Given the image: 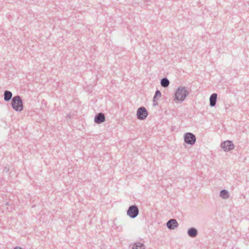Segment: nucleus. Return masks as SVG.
Returning <instances> with one entry per match:
<instances>
[{
	"label": "nucleus",
	"instance_id": "1",
	"mask_svg": "<svg viewBox=\"0 0 249 249\" xmlns=\"http://www.w3.org/2000/svg\"><path fill=\"white\" fill-rule=\"evenodd\" d=\"M188 94L189 92L185 87H179L177 89L174 94V100L176 102H182L184 101Z\"/></svg>",
	"mask_w": 249,
	"mask_h": 249
},
{
	"label": "nucleus",
	"instance_id": "2",
	"mask_svg": "<svg viewBox=\"0 0 249 249\" xmlns=\"http://www.w3.org/2000/svg\"><path fill=\"white\" fill-rule=\"evenodd\" d=\"M12 108L16 111H21L23 110V105L21 97L19 95L15 96L11 101Z\"/></svg>",
	"mask_w": 249,
	"mask_h": 249
},
{
	"label": "nucleus",
	"instance_id": "3",
	"mask_svg": "<svg viewBox=\"0 0 249 249\" xmlns=\"http://www.w3.org/2000/svg\"><path fill=\"white\" fill-rule=\"evenodd\" d=\"M184 140L186 143L193 145L196 142V137L194 134L187 132L184 135Z\"/></svg>",
	"mask_w": 249,
	"mask_h": 249
},
{
	"label": "nucleus",
	"instance_id": "4",
	"mask_svg": "<svg viewBox=\"0 0 249 249\" xmlns=\"http://www.w3.org/2000/svg\"><path fill=\"white\" fill-rule=\"evenodd\" d=\"M139 209L136 205L129 206L127 211V214L131 218L136 217L139 214Z\"/></svg>",
	"mask_w": 249,
	"mask_h": 249
},
{
	"label": "nucleus",
	"instance_id": "5",
	"mask_svg": "<svg viewBox=\"0 0 249 249\" xmlns=\"http://www.w3.org/2000/svg\"><path fill=\"white\" fill-rule=\"evenodd\" d=\"M148 114L146 109L143 107H139L137 111V118L140 120L145 119L147 117Z\"/></svg>",
	"mask_w": 249,
	"mask_h": 249
},
{
	"label": "nucleus",
	"instance_id": "6",
	"mask_svg": "<svg viewBox=\"0 0 249 249\" xmlns=\"http://www.w3.org/2000/svg\"><path fill=\"white\" fill-rule=\"evenodd\" d=\"M221 147L224 151H229L234 148V145L232 141H226L221 143Z\"/></svg>",
	"mask_w": 249,
	"mask_h": 249
},
{
	"label": "nucleus",
	"instance_id": "7",
	"mask_svg": "<svg viewBox=\"0 0 249 249\" xmlns=\"http://www.w3.org/2000/svg\"><path fill=\"white\" fill-rule=\"evenodd\" d=\"M94 122L96 124H101L106 121L105 114L102 112L96 114L94 117Z\"/></svg>",
	"mask_w": 249,
	"mask_h": 249
},
{
	"label": "nucleus",
	"instance_id": "8",
	"mask_svg": "<svg viewBox=\"0 0 249 249\" xmlns=\"http://www.w3.org/2000/svg\"><path fill=\"white\" fill-rule=\"evenodd\" d=\"M178 225V222L175 219H171L166 223V226L170 230L175 229Z\"/></svg>",
	"mask_w": 249,
	"mask_h": 249
},
{
	"label": "nucleus",
	"instance_id": "9",
	"mask_svg": "<svg viewBox=\"0 0 249 249\" xmlns=\"http://www.w3.org/2000/svg\"><path fill=\"white\" fill-rule=\"evenodd\" d=\"M187 234L190 237L194 238L197 235L198 231L194 227H192L188 230Z\"/></svg>",
	"mask_w": 249,
	"mask_h": 249
},
{
	"label": "nucleus",
	"instance_id": "10",
	"mask_svg": "<svg viewBox=\"0 0 249 249\" xmlns=\"http://www.w3.org/2000/svg\"><path fill=\"white\" fill-rule=\"evenodd\" d=\"M217 95L216 93H213L210 97V106L211 107H215L217 101Z\"/></svg>",
	"mask_w": 249,
	"mask_h": 249
},
{
	"label": "nucleus",
	"instance_id": "11",
	"mask_svg": "<svg viewBox=\"0 0 249 249\" xmlns=\"http://www.w3.org/2000/svg\"><path fill=\"white\" fill-rule=\"evenodd\" d=\"M13 94L11 91L6 90L4 92V100L5 102L9 101L12 99Z\"/></svg>",
	"mask_w": 249,
	"mask_h": 249
},
{
	"label": "nucleus",
	"instance_id": "12",
	"mask_svg": "<svg viewBox=\"0 0 249 249\" xmlns=\"http://www.w3.org/2000/svg\"><path fill=\"white\" fill-rule=\"evenodd\" d=\"M220 196L223 199L229 198L230 197L229 192L225 189L221 190L220 193Z\"/></svg>",
	"mask_w": 249,
	"mask_h": 249
},
{
	"label": "nucleus",
	"instance_id": "13",
	"mask_svg": "<svg viewBox=\"0 0 249 249\" xmlns=\"http://www.w3.org/2000/svg\"><path fill=\"white\" fill-rule=\"evenodd\" d=\"M169 80L166 77H164L160 80L161 86L163 88L168 87L169 85Z\"/></svg>",
	"mask_w": 249,
	"mask_h": 249
},
{
	"label": "nucleus",
	"instance_id": "14",
	"mask_svg": "<svg viewBox=\"0 0 249 249\" xmlns=\"http://www.w3.org/2000/svg\"><path fill=\"white\" fill-rule=\"evenodd\" d=\"M132 249H145V245L142 243L137 242L133 245Z\"/></svg>",
	"mask_w": 249,
	"mask_h": 249
},
{
	"label": "nucleus",
	"instance_id": "15",
	"mask_svg": "<svg viewBox=\"0 0 249 249\" xmlns=\"http://www.w3.org/2000/svg\"><path fill=\"white\" fill-rule=\"evenodd\" d=\"M161 92L159 90H157L153 97V102H155L161 97Z\"/></svg>",
	"mask_w": 249,
	"mask_h": 249
},
{
	"label": "nucleus",
	"instance_id": "16",
	"mask_svg": "<svg viewBox=\"0 0 249 249\" xmlns=\"http://www.w3.org/2000/svg\"><path fill=\"white\" fill-rule=\"evenodd\" d=\"M9 171V168H7V167H5L4 169H3V172H8Z\"/></svg>",
	"mask_w": 249,
	"mask_h": 249
},
{
	"label": "nucleus",
	"instance_id": "17",
	"mask_svg": "<svg viewBox=\"0 0 249 249\" xmlns=\"http://www.w3.org/2000/svg\"><path fill=\"white\" fill-rule=\"evenodd\" d=\"M157 104H158V103H157V101L156 102H153V106H156Z\"/></svg>",
	"mask_w": 249,
	"mask_h": 249
},
{
	"label": "nucleus",
	"instance_id": "18",
	"mask_svg": "<svg viewBox=\"0 0 249 249\" xmlns=\"http://www.w3.org/2000/svg\"><path fill=\"white\" fill-rule=\"evenodd\" d=\"M14 249H21V248H20V247H17L15 248Z\"/></svg>",
	"mask_w": 249,
	"mask_h": 249
}]
</instances>
